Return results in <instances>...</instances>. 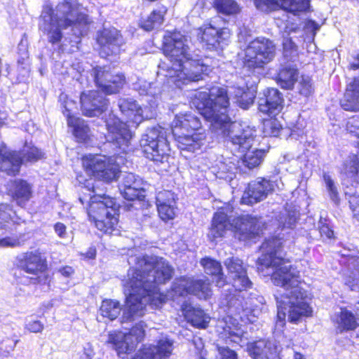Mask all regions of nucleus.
<instances>
[{
    "instance_id": "obj_1",
    "label": "nucleus",
    "mask_w": 359,
    "mask_h": 359,
    "mask_svg": "<svg viewBox=\"0 0 359 359\" xmlns=\"http://www.w3.org/2000/svg\"><path fill=\"white\" fill-rule=\"evenodd\" d=\"M283 245L278 237L265 240L260 248L262 255L257 260L258 271L263 276L271 275L273 283L280 286L275 294L277 327L285 325L286 316L289 322L297 323L313 313L308 292L300 286L299 272L285 257Z\"/></svg>"
},
{
    "instance_id": "obj_2",
    "label": "nucleus",
    "mask_w": 359,
    "mask_h": 359,
    "mask_svg": "<svg viewBox=\"0 0 359 359\" xmlns=\"http://www.w3.org/2000/svg\"><path fill=\"white\" fill-rule=\"evenodd\" d=\"M130 268L128 278L123 280L126 305L122 323L133 322L142 316L147 305L152 309L160 307L166 300L159 285L170 280L174 269L163 257L149 255H130Z\"/></svg>"
},
{
    "instance_id": "obj_3",
    "label": "nucleus",
    "mask_w": 359,
    "mask_h": 359,
    "mask_svg": "<svg viewBox=\"0 0 359 359\" xmlns=\"http://www.w3.org/2000/svg\"><path fill=\"white\" fill-rule=\"evenodd\" d=\"M248 90L245 83L233 84L226 88L214 86L209 92H196L191 106L207 120L211 121L216 131L226 134L229 141L240 149H247L253 141L252 128L246 124L232 120L234 111L231 109L229 100L235 102Z\"/></svg>"
},
{
    "instance_id": "obj_4",
    "label": "nucleus",
    "mask_w": 359,
    "mask_h": 359,
    "mask_svg": "<svg viewBox=\"0 0 359 359\" xmlns=\"http://www.w3.org/2000/svg\"><path fill=\"white\" fill-rule=\"evenodd\" d=\"M163 53L168 59L158 65V74L177 88L203 80L211 72L208 59L191 50L180 32L169 33L163 39Z\"/></svg>"
},
{
    "instance_id": "obj_5",
    "label": "nucleus",
    "mask_w": 359,
    "mask_h": 359,
    "mask_svg": "<svg viewBox=\"0 0 359 359\" xmlns=\"http://www.w3.org/2000/svg\"><path fill=\"white\" fill-rule=\"evenodd\" d=\"M88 16L79 8L76 0H63L56 6L55 13L49 6L43 7L39 20V29L48 36L52 44L58 43L63 37L62 29L70 28L65 41L72 46L80 42L81 37L87 32Z\"/></svg>"
},
{
    "instance_id": "obj_6",
    "label": "nucleus",
    "mask_w": 359,
    "mask_h": 359,
    "mask_svg": "<svg viewBox=\"0 0 359 359\" xmlns=\"http://www.w3.org/2000/svg\"><path fill=\"white\" fill-rule=\"evenodd\" d=\"M102 180L95 183L90 180L81 188L79 197L80 203L86 208L89 219L99 231L111 233L117 224L119 205L114 198L105 194L106 187Z\"/></svg>"
},
{
    "instance_id": "obj_7",
    "label": "nucleus",
    "mask_w": 359,
    "mask_h": 359,
    "mask_svg": "<svg viewBox=\"0 0 359 359\" xmlns=\"http://www.w3.org/2000/svg\"><path fill=\"white\" fill-rule=\"evenodd\" d=\"M172 132L182 150L196 152L205 144V130L199 118L192 113L177 114L172 123Z\"/></svg>"
},
{
    "instance_id": "obj_8",
    "label": "nucleus",
    "mask_w": 359,
    "mask_h": 359,
    "mask_svg": "<svg viewBox=\"0 0 359 359\" xmlns=\"http://www.w3.org/2000/svg\"><path fill=\"white\" fill-rule=\"evenodd\" d=\"M140 146L145 158L165 170L169 167L170 149L164 128L159 126L148 128L142 135Z\"/></svg>"
},
{
    "instance_id": "obj_9",
    "label": "nucleus",
    "mask_w": 359,
    "mask_h": 359,
    "mask_svg": "<svg viewBox=\"0 0 359 359\" xmlns=\"http://www.w3.org/2000/svg\"><path fill=\"white\" fill-rule=\"evenodd\" d=\"M224 294L222 303L226 306L228 315L234 318H239L243 323H254L255 319L260 315L261 309L257 306L252 305L253 299H245L241 294L243 290H236Z\"/></svg>"
},
{
    "instance_id": "obj_10",
    "label": "nucleus",
    "mask_w": 359,
    "mask_h": 359,
    "mask_svg": "<svg viewBox=\"0 0 359 359\" xmlns=\"http://www.w3.org/2000/svg\"><path fill=\"white\" fill-rule=\"evenodd\" d=\"M121 157L107 156L104 155H86L82 158L83 167L94 177L103 182L116 180L120 175V162Z\"/></svg>"
},
{
    "instance_id": "obj_11",
    "label": "nucleus",
    "mask_w": 359,
    "mask_h": 359,
    "mask_svg": "<svg viewBox=\"0 0 359 359\" xmlns=\"http://www.w3.org/2000/svg\"><path fill=\"white\" fill-rule=\"evenodd\" d=\"M276 55V46L272 41L259 37L250 41L245 50L244 67L250 71L262 69Z\"/></svg>"
},
{
    "instance_id": "obj_12",
    "label": "nucleus",
    "mask_w": 359,
    "mask_h": 359,
    "mask_svg": "<svg viewBox=\"0 0 359 359\" xmlns=\"http://www.w3.org/2000/svg\"><path fill=\"white\" fill-rule=\"evenodd\" d=\"M43 157V153L35 147H25L21 151H0V170L8 175L20 172L22 163H33Z\"/></svg>"
},
{
    "instance_id": "obj_13",
    "label": "nucleus",
    "mask_w": 359,
    "mask_h": 359,
    "mask_svg": "<svg viewBox=\"0 0 359 359\" xmlns=\"http://www.w3.org/2000/svg\"><path fill=\"white\" fill-rule=\"evenodd\" d=\"M15 265L18 269L32 276H18L15 274V280L25 285L36 283L39 276L47 269L46 259H43L41 253L36 250L19 254L15 258Z\"/></svg>"
},
{
    "instance_id": "obj_14",
    "label": "nucleus",
    "mask_w": 359,
    "mask_h": 359,
    "mask_svg": "<svg viewBox=\"0 0 359 359\" xmlns=\"http://www.w3.org/2000/svg\"><path fill=\"white\" fill-rule=\"evenodd\" d=\"M95 85L107 95L118 93L126 83L125 75L110 67H96L92 70Z\"/></svg>"
},
{
    "instance_id": "obj_15",
    "label": "nucleus",
    "mask_w": 359,
    "mask_h": 359,
    "mask_svg": "<svg viewBox=\"0 0 359 359\" xmlns=\"http://www.w3.org/2000/svg\"><path fill=\"white\" fill-rule=\"evenodd\" d=\"M105 125L107 130L105 135L107 141L125 151L133 137L132 132L129 129L131 125L121 121L113 114H109L105 120Z\"/></svg>"
},
{
    "instance_id": "obj_16",
    "label": "nucleus",
    "mask_w": 359,
    "mask_h": 359,
    "mask_svg": "<svg viewBox=\"0 0 359 359\" xmlns=\"http://www.w3.org/2000/svg\"><path fill=\"white\" fill-rule=\"evenodd\" d=\"M175 295L185 296L191 294L201 299H207L212 295L210 283L208 280L181 277L172 286Z\"/></svg>"
},
{
    "instance_id": "obj_17",
    "label": "nucleus",
    "mask_w": 359,
    "mask_h": 359,
    "mask_svg": "<svg viewBox=\"0 0 359 359\" xmlns=\"http://www.w3.org/2000/svg\"><path fill=\"white\" fill-rule=\"evenodd\" d=\"M256 8L260 11L270 13L280 8L294 15L306 12L310 7L309 0H254Z\"/></svg>"
},
{
    "instance_id": "obj_18",
    "label": "nucleus",
    "mask_w": 359,
    "mask_h": 359,
    "mask_svg": "<svg viewBox=\"0 0 359 359\" xmlns=\"http://www.w3.org/2000/svg\"><path fill=\"white\" fill-rule=\"evenodd\" d=\"M97 41L100 46V55L107 57L119 53L124 40L120 32L114 27H104L97 32Z\"/></svg>"
},
{
    "instance_id": "obj_19",
    "label": "nucleus",
    "mask_w": 359,
    "mask_h": 359,
    "mask_svg": "<svg viewBox=\"0 0 359 359\" xmlns=\"http://www.w3.org/2000/svg\"><path fill=\"white\" fill-rule=\"evenodd\" d=\"M81 109L86 116H99L105 111L109 100L97 90H88L80 95Z\"/></svg>"
},
{
    "instance_id": "obj_20",
    "label": "nucleus",
    "mask_w": 359,
    "mask_h": 359,
    "mask_svg": "<svg viewBox=\"0 0 359 359\" xmlns=\"http://www.w3.org/2000/svg\"><path fill=\"white\" fill-rule=\"evenodd\" d=\"M198 36L207 49L217 50L228 44L229 32L227 29H217L209 24L199 29Z\"/></svg>"
},
{
    "instance_id": "obj_21",
    "label": "nucleus",
    "mask_w": 359,
    "mask_h": 359,
    "mask_svg": "<svg viewBox=\"0 0 359 359\" xmlns=\"http://www.w3.org/2000/svg\"><path fill=\"white\" fill-rule=\"evenodd\" d=\"M261 218L250 215H241L233 220L234 236L239 241L255 238L261 231Z\"/></svg>"
},
{
    "instance_id": "obj_22",
    "label": "nucleus",
    "mask_w": 359,
    "mask_h": 359,
    "mask_svg": "<svg viewBox=\"0 0 359 359\" xmlns=\"http://www.w3.org/2000/svg\"><path fill=\"white\" fill-rule=\"evenodd\" d=\"M273 189V185L269 180L257 178L248 184L241 198V203L252 205L260 202L264 200Z\"/></svg>"
},
{
    "instance_id": "obj_23",
    "label": "nucleus",
    "mask_w": 359,
    "mask_h": 359,
    "mask_svg": "<svg viewBox=\"0 0 359 359\" xmlns=\"http://www.w3.org/2000/svg\"><path fill=\"white\" fill-rule=\"evenodd\" d=\"M224 264L232 277V287L238 290H246L251 288L252 283L249 279L246 269L243 266L241 259L231 257L227 258Z\"/></svg>"
},
{
    "instance_id": "obj_24",
    "label": "nucleus",
    "mask_w": 359,
    "mask_h": 359,
    "mask_svg": "<svg viewBox=\"0 0 359 359\" xmlns=\"http://www.w3.org/2000/svg\"><path fill=\"white\" fill-rule=\"evenodd\" d=\"M283 95L278 89L268 88L258 97V109L263 114L276 116L283 109Z\"/></svg>"
},
{
    "instance_id": "obj_25",
    "label": "nucleus",
    "mask_w": 359,
    "mask_h": 359,
    "mask_svg": "<svg viewBox=\"0 0 359 359\" xmlns=\"http://www.w3.org/2000/svg\"><path fill=\"white\" fill-rule=\"evenodd\" d=\"M172 351V341L167 337L160 339L156 346L149 345L136 353L132 359H166Z\"/></svg>"
},
{
    "instance_id": "obj_26",
    "label": "nucleus",
    "mask_w": 359,
    "mask_h": 359,
    "mask_svg": "<svg viewBox=\"0 0 359 359\" xmlns=\"http://www.w3.org/2000/svg\"><path fill=\"white\" fill-rule=\"evenodd\" d=\"M118 107L121 113L128 118L127 123L132 127H137L145 118H150L147 114H144L143 109L137 102L132 98H121L118 100Z\"/></svg>"
},
{
    "instance_id": "obj_27",
    "label": "nucleus",
    "mask_w": 359,
    "mask_h": 359,
    "mask_svg": "<svg viewBox=\"0 0 359 359\" xmlns=\"http://www.w3.org/2000/svg\"><path fill=\"white\" fill-rule=\"evenodd\" d=\"M253 131V140L255 139V130L252 129ZM223 136L226 138V141L228 144H230L232 147V149L235 151H237L238 152L245 153L241 159V163L244 165L245 167L248 168L249 170H251L254 168H256L259 166L261 163L262 162L265 154L266 151L264 149H255L253 150H250V149L252 147L253 142L250 144L249 147L245 149H240L236 147L233 143L229 141V138L226 134L222 133ZM254 142V140L252 141ZM238 163L240 162L238 161Z\"/></svg>"
},
{
    "instance_id": "obj_28",
    "label": "nucleus",
    "mask_w": 359,
    "mask_h": 359,
    "mask_svg": "<svg viewBox=\"0 0 359 359\" xmlns=\"http://www.w3.org/2000/svg\"><path fill=\"white\" fill-rule=\"evenodd\" d=\"M182 309L185 318L193 326L198 328H205L208 326L210 318L201 308L184 302Z\"/></svg>"
},
{
    "instance_id": "obj_29",
    "label": "nucleus",
    "mask_w": 359,
    "mask_h": 359,
    "mask_svg": "<svg viewBox=\"0 0 359 359\" xmlns=\"http://www.w3.org/2000/svg\"><path fill=\"white\" fill-rule=\"evenodd\" d=\"M298 77L299 71L297 66L292 63H288L281 65L277 75L276 81L282 88L290 90L293 88Z\"/></svg>"
},
{
    "instance_id": "obj_30",
    "label": "nucleus",
    "mask_w": 359,
    "mask_h": 359,
    "mask_svg": "<svg viewBox=\"0 0 359 359\" xmlns=\"http://www.w3.org/2000/svg\"><path fill=\"white\" fill-rule=\"evenodd\" d=\"M341 106L346 111H359V78H355L347 86Z\"/></svg>"
},
{
    "instance_id": "obj_31",
    "label": "nucleus",
    "mask_w": 359,
    "mask_h": 359,
    "mask_svg": "<svg viewBox=\"0 0 359 359\" xmlns=\"http://www.w3.org/2000/svg\"><path fill=\"white\" fill-rule=\"evenodd\" d=\"M64 115L67 117L69 127L73 129V134L79 142L86 141L90 136V128L86 122L79 117H75L69 109L65 107Z\"/></svg>"
},
{
    "instance_id": "obj_32",
    "label": "nucleus",
    "mask_w": 359,
    "mask_h": 359,
    "mask_svg": "<svg viewBox=\"0 0 359 359\" xmlns=\"http://www.w3.org/2000/svg\"><path fill=\"white\" fill-rule=\"evenodd\" d=\"M107 341L113 345L118 355L123 359L125 355L130 354L137 346L135 342L126 339L122 332L109 334Z\"/></svg>"
},
{
    "instance_id": "obj_33",
    "label": "nucleus",
    "mask_w": 359,
    "mask_h": 359,
    "mask_svg": "<svg viewBox=\"0 0 359 359\" xmlns=\"http://www.w3.org/2000/svg\"><path fill=\"white\" fill-rule=\"evenodd\" d=\"M229 226L230 222L228 215L223 211L215 212L208 233L210 239L214 241L217 238L223 237Z\"/></svg>"
},
{
    "instance_id": "obj_34",
    "label": "nucleus",
    "mask_w": 359,
    "mask_h": 359,
    "mask_svg": "<svg viewBox=\"0 0 359 359\" xmlns=\"http://www.w3.org/2000/svg\"><path fill=\"white\" fill-rule=\"evenodd\" d=\"M201 264L205 272L213 277V280H215L217 287H222L227 285L224 283V276L220 262L210 257H205L201 259Z\"/></svg>"
},
{
    "instance_id": "obj_35",
    "label": "nucleus",
    "mask_w": 359,
    "mask_h": 359,
    "mask_svg": "<svg viewBox=\"0 0 359 359\" xmlns=\"http://www.w3.org/2000/svg\"><path fill=\"white\" fill-rule=\"evenodd\" d=\"M167 8L163 5H158L144 20H142L140 27L145 31H151L158 29L164 22V15L167 13Z\"/></svg>"
},
{
    "instance_id": "obj_36",
    "label": "nucleus",
    "mask_w": 359,
    "mask_h": 359,
    "mask_svg": "<svg viewBox=\"0 0 359 359\" xmlns=\"http://www.w3.org/2000/svg\"><path fill=\"white\" fill-rule=\"evenodd\" d=\"M337 330L339 332L354 330L359 326L355 315L347 309H341L336 318Z\"/></svg>"
},
{
    "instance_id": "obj_37",
    "label": "nucleus",
    "mask_w": 359,
    "mask_h": 359,
    "mask_svg": "<svg viewBox=\"0 0 359 359\" xmlns=\"http://www.w3.org/2000/svg\"><path fill=\"white\" fill-rule=\"evenodd\" d=\"M32 196V187L25 180H16L13 182V197L18 205L23 207Z\"/></svg>"
},
{
    "instance_id": "obj_38",
    "label": "nucleus",
    "mask_w": 359,
    "mask_h": 359,
    "mask_svg": "<svg viewBox=\"0 0 359 359\" xmlns=\"http://www.w3.org/2000/svg\"><path fill=\"white\" fill-rule=\"evenodd\" d=\"M119 302L113 299H104L100 308V315L110 320L116 319L121 311Z\"/></svg>"
},
{
    "instance_id": "obj_39",
    "label": "nucleus",
    "mask_w": 359,
    "mask_h": 359,
    "mask_svg": "<svg viewBox=\"0 0 359 359\" xmlns=\"http://www.w3.org/2000/svg\"><path fill=\"white\" fill-rule=\"evenodd\" d=\"M133 89L141 96L155 97L160 93V89L156 83L148 82L144 79H138L133 83Z\"/></svg>"
},
{
    "instance_id": "obj_40",
    "label": "nucleus",
    "mask_w": 359,
    "mask_h": 359,
    "mask_svg": "<svg viewBox=\"0 0 359 359\" xmlns=\"http://www.w3.org/2000/svg\"><path fill=\"white\" fill-rule=\"evenodd\" d=\"M283 59L288 63H293L298 57V47L290 37L284 36L283 41Z\"/></svg>"
},
{
    "instance_id": "obj_41",
    "label": "nucleus",
    "mask_w": 359,
    "mask_h": 359,
    "mask_svg": "<svg viewBox=\"0 0 359 359\" xmlns=\"http://www.w3.org/2000/svg\"><path fill=\"white\" fill-rule=\"evenodd\" d=\"M217 10L224 15H230L238 13L239 6L234 0H215Z\"/></svg>"
},
{
    "instance_id": "obj_42",
    "label": "nucleus",
    "mask_w": 359,
    "mask_h": 359,
    "mask_svg": "<svg viewBox=\"0 0 359 359\" xmlns=\"http://www.w3.org/2000/svg\"><path fill=\"white\" fill-rule=\"evenodd\" d=\"M323 181L325 183V189L328 193L330 200L336 205H338L340 201L338 189L335 182L332 180L331 176L327 173H323Z\"/></svg>"
},
{
    "instance_id": "obj_43",
    "label": "nucleus",
    "mask_w": 359,
    "mask_h": 359,
    "mask_svg": "<svg viewBox=\"0 0 359 359\" xmlns=\"http://www.w3.org/2000/svg\"><path fill=\"white\" fill-rule=\"evenodd\" d=\"M297 82L296 90L299 95L308 97L313 94L314 88L310 76L303 75Z\"/></svg>"
},
{
    "instance_id": "obj_44",
    "label": "nucleus",
    "mask_w": 359,
    "mask_h": 359,
    "mask_svg": "<svg viewBox=\"0 0 359 359\" xmlns=\"http://www.w3.org/2000/svg\"><path fill=\"white\" fill-rule=\"evenodd\" d=\"M123 197L128 201L142 200L144 197L143 186L119 188Z\"/></svg>"
},
{
    "instance_id": "obj_45",
    "label": "nucleus",
    "mask_w": 359,
    "mask_h": 359,
    "mask_svg": "<svg viewBox=\"0 0 359 359\" xmlns=\"http://www.w3.org/2000/svg\"><path fill=\"white\" fill-rule=\"evenodd\" d=\"M144 327L145 324L142 321L135 324V325L130 330L128 333H123L126 335V339L135 342V345L137 346L144 337Z\"/></svg>"
},
{
    "instance_id": "obj_46",
    "label": "nucleus",
    "mask_w": 359,
    "mask_h": 359,
    "mask_svg": "<svg viewBox=\"0 0 359 359\" xmlns=\"http://www.w3.org/2000/svg\"><path fill=\"white\" fill-rule=\"evenodd\" d=\"M283 128L280 123L276 118L265 120L263 123V133L265 136H279Z\"/></svg>"
},
{
    "instance_id": "obj_47",
    "label": "nucleus",
    "mask_w": 359,
    "mask_h": 359,
    "mask_svg": "<svg viewBox=\"0 0 359 359\" xmlns=\"http://www.w3.org/2000/svg\"><path fill=\"white\" fill-rule=\"evenodd\" d=\"M268 342L269 341L261 339L248 343L247 345V351L249 355L253 359H258L260 358V353L266 348Z\"/></svg>"
},
{
    "instance_id": "obj_48",
    "label": "nucleus",
    "mask_w": 359,
    "mask_h": 359,
    "mask_svg": "<svg viewBox=\"0 0 359 359\" xmlns=\"http://www.w3.org/2000/svg\"><path fill=\"white\" fill-rule=\"evenodd\" d=\"M12 212V208L9 205L0 204V230L4 229L8 226V224L11 219Z\"/></svg>"
},
{
    "instance_id": "obj_49",
    "label": "nucleus",
    "mask_w": 359,
    "mask_h": 359,
    "mask_svg": "<svg viewBox=\"0 0 359 359\" xmlns=\"http://www.w3.org/2000/svg\"><path fill=\"white\" fill-rule=\"evenodd\" d=\"M156 201L157 208L168 203H175V194L170 191L163 190L156 194Z\"/></svg>"
},
{
    "instance_id": "obj_50",
    "label": "nucleus",
    "mask_w": 359,
    "mask_h": 359,
    "mask_svg": "<svg viewBox=\"0 0 359 359\" xmlns=\"http://www.w3.org/2000/svg\"><path fill=\"white\" fill-rule=\"evenodd\" d=\"M175 203H168V205H161L157 208L158 212L161 219L163 221H168L174 218L175 215Z\"/></svg>"
},
{
    "instance_id": "obj_51",
    "label": "nucleus",
    "mask_w": 359,
    "mask_h": 359,
    "mask_svg": "<svg viewBox=\"0 0 359 359\" xmlns=\"http://www.w3.org/2000/svg\"><path fill=\"white\" fill-rule=\"evenodd\" d=\"M143 186L142 180L135 175L132 172L126 173L123 178L121 185L119 188L122 187H133Z\"/></svg>"
},
{
    "instance_id": "obj_52",
    "label": "nucleus",
    "mask_w": 359,
    "mask_h": 359,
    "mask_svg": "<svg viewBox=\"0 0 359 359\" xmlns=\"http://www.w3.org/2000/svg\"><path fill=\"white\" fill-rule=\"evenodd\" d=\"M258 359H279L277 347L272 342L269 341Z\"/></svg>"
},
{
    "instance_id": "obj_53",
    "label": "nucleus",
    "mask_w": 359,
    "mask_h": 359,
    "mask_svg": "<svg viewBox=\"0 0 359 359\" xmlns=\"http://www.w3.org/2000/svg\"><path fill=\"white\" fill-rule=\"evenodd\" d=\"M255 95L248 90L238 98L236 103L243 109H248L254 102Z\"/></svg>"
},
{
    "instance_id": "obj_54",
    "label": "nucleus",
    "mask_w": 359,
    "mask_h": 359,
    "mask_svg": "<svg viewBox=\"0 0 359 359\" xmlns=\"http://www.w3.org/2000/svg\"><path fill=\"white\" fill-rule=\"evenodd\" d=\"M25 328L29 332L33 333L41 332L43 330V325L39 320H27Z\"/></svg>"
},
{
    "instance_id": "obj_55",
    "label": "nucleus",
    "mask_w": 359,
    "mask_h": 359,
    "mask_svg": "<svg viewBox=\"0 0 359 359\" xmlns=\"http://www.w3.org/2000/svg\"><path fill=\"white\" fill-rule=\"evenodd\" d=\"M348 202L353 217L359 222V196L356 195L351 196Z\"/></svg>"
},
{
    "instance_id": "obj_56",
    "label": "nucleus",
    "mask_w": 359,
    "mask_h": 359,
    "mask_svg": "<svg viewBox=\"0 0 359 359\" xmlns=\"http://www.w3.org/2000/svg\"><path fill=\"white\" fill-rule=\"evenodd\" d=\"M320 25L313 20H306L304 22V30L306 33H310L313 37L315 36L316 32L319 30Z\"/></svg>"
},
{
    "instance_id": "obj_57",
    "label": "nucleus",
    "mask_w": 359,
    "mask_h": 359,
    "mask_svg": "<svg viewBox=\"0 0 359 359\" xmlns=\"http://www.w3.org/2000/svg\"><path fill=\"white\" fill-rule=\"evenodd\" d=\"M219 359H238L236 353L228 347H218Z\"/></svg>"
},
{
    "instance_id": "obj_58",
    "label": "nucleus",
    "mask_w": 359,
    "mask_h": 359,
    "mask_svg": "<svg viewBox=\"0 0 359 359\" xmlns=\"http://www.w3.org/2000/svg\"><path fill=\"white\" fill-rule=\"evenodd\" d=\"M226 336L231 341L238 343L241 341V332L238 330H234L229 327H224Z\"/></svg>"
},
{
    "instance_id": "obj_59",
    "label": "nucleus",
    "mask_w": 359,
    "mask_h": 359,
    "mask_svg": "<svg viewBox=\"0 0 359 359\" xmlns=\"http://www.w3.org/2000/svg\"><path fill=\"white\" fill-rule=\"evenodd\" d=\"M54 231L57 236L62 239L67 238L68 233L67 231V226L62 222H56L53 226Z\"/></svg>"
},
{
    "instance_id": "obj_60",
    "label": "nucleus",
    "mask_w": 359,
    "mask_h": 359,
    "mask_svg": "<svg viewBox=\"0 0 359 359\" xmlns=\"http://www.w3.org/2000/svg\"><path fill=\"white\" fill-rule=\"evenodd\" d=\"M20 245V241L16 238L5 237L0 238V247H15Z\"/></svg>"
},
{
    "instance_id": "obj_61",
    "label": "nucleus",
    "mask_w": 359,
    "mask_h": 359,
    "mask_svg": "<svg viewBox=\"0 0 359 359\" xmlns=\"http://www.w3.org/2000/svg\"><path fill=\"white\" fill-rule=\"evenodd\" d=\"M319 233L323 239H330L334 236V231L327 224H322L319 226Z\"/></svg>"
},
{
    "instance_id": "obj_62",
    "label": "nucleus",
    "mask_w": 359,
    "mask_h": 359,
    "mask_svg": "<svg viewBox=\"0 0 359 359\" xmlns=\"http://www.w3.org/2000/svg\"><path fill=\"white\" fill-rule=\"evenodd\" d=\"M218 166L219 169L221 170L222 172H227L231 175L234 174L235 170L238 169V168L236 167V165L232 162H229V163L226 162H220V165Z\"/></svg>"
},
{
    "instance_id": "obj_63",
    "label": "nucleus",
    "mask_w": 359,
    "mask_h": 359,
    "mask_svg": "<svg viewBox=\"0 0 359 359\" xmlns=\"http://www.w3.org/2000/svg\"><path fill=\"white\" fill-rule=\"evenodd\" d=\"M58 272L62 276L65 278H69L74 273V269L72 266H65L59 269Z\"/></svg>"
},
{
    "instance_id": "obj_64",
    "label": "nucleus",
    "mask_w": 359,
    "mask_h": 359,
    "mask_svg": "<svg viewBox=\"0 0 359 359\" xmlns=\"http://www.w3.org/2000/svg\"><path fill=\"white\" fill-rule=\"evenodd\" d=\"M350 68L353 70L359 69V53L354 58V61L350 63Z\"/></svg>"
}]
</instances>
